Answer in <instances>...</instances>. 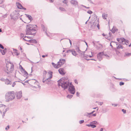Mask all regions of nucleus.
I'll return each instance as SVG.
<instances>
[{
  "label": "nucleus",
  "instance_id": "29",
  "mask_svg": "<svg viewBox=\"0 0 131 131\" xmlns=\"http://www.w3.org/2000/svg\"><path fill=\"white\" fill-rule=\"evenodd\" d=\"M10 18H11V19H13L14 20H15V16H16V15H14V16H13L12 15L10 14Z\"/></svg>",
  "mask_w": 131,
  "mask_h": 131
},
{
  "label": "nucleus",
  "instance_id": "1",
  "mask_svg": "<svg viewBox=\"0 0 131 131\" xmlns=\"http://www.w3.org/2000/svg\"><path fill=\"white\" fill-rule=\"evenodd\" d=\"M72 84L71 83L68 81L64 80L63 78H61L58 81V85L59 86H61L64 90L69 88Z\"/></svg>",
  "mask_w": 131,
  "mask_h": 131
},
{
  "label": "nucleus",
  "instance_id": "50",
  "mask_svg": "<svg viewBox=\"0 0 131 131\" xmlns=\"http://www.w3.org/2000/svg\"><path fill=\"white\" fill-rule=\"evenodd\" d=\"M4 1V0H0V4L3 3Z\"/></svg>",
  "mask_w": 131,
  "mask_h": 131
},
{
  "label": "nucleus",
  "instance_id": "7",
  "mask_svg": "<svg viewBox=\"0 0 131 131\" xmlns=\"http://www.w3.org/2000/svg\"><path fill=\"white\" fill-rule=\"evenodd\" d=\"M7 111L5 105L2 104H0V112L1 114H2V112H3V117L5 116V114Z\"/></svg>",
  "mask_w": 131,
  "mask_h": 131
},
{
  "label": "nucleus",
  "instance_id": "56",
  "mask_svg": "<svg viewBox=\"0 0 131 131\" xmlns=\"http://www.w3.org/2000/svg\"><path fill=\"white\" fill-rule=\"evenodd\" d=\"M74 82H75V83H76L77 84L78 83V82H77V81L76 80H74Z\"/></svg>",
  "mask_w": 131,
  "mask_h": 131
},
{
  "label": "nucleus",
  "instance_id": "58",
  "mask_svg": "<svg viewBox=\"0 0 131 131\" xmlns=\"http://www.w3.org/2000/svg\"><path fill=\"white\" fill-rule=\"evenodd\" d=\"M96 114H93V115H92V116H96Z\"/></svg>",
  "mask_w": 131,
  "mask_h": 131
},
{
  "label": "nucleus",
  "instance_id": "34",
  "mask_svg": "<svg viewBox=\"0 0 131 131\" xmlns=\"http://www.w3.org/2000/svg\"><path fill=\"white\" fill-rule=\"evenodd\" d=\"M87 13L90 14H91L93 12L90 10H89L87 11Z\"/></svg>",
  "mask_w": 131,
  "mask_h": 131
},
{
  "label": "nucleus",
  "instance_id": "63",
  "mask_svg": "<svg viewBox=\"0 0 131 131\" xmlns=\"http://www.w3.org/2000/svg\"><path fill=\"white\" fill-rule=\"evenodd\" d=\"M19 49L21 50H22V48H21V47H19Z\"/></svg>",
  "mask_w": 131,
  "mask_h": 131
},
{
  "label": "nucleus",
  "instance_id": "17",
  "mask_svg": "<svg viewBox=\"0 0 131 131\" xmlns=\"http://www.w3.org/2000/svg\"><path fill=\"white\" fill-rule=\"evenodd\" d=\"M70 3L74 5V6L78 5V3L77 1L72 0L71 1Z\"/></svg>",
  "mask_w": 131,
  "mask_h": 131
},
{
  "label": "nucleus",
  "instance_id": "45",
  "mask_svg": "<svg viewBox=\"0 0 131 131\" xmlns=\"http://www.w3.org/2000/svg\"><path fill=\"white\" fill-rule=\"evenodd\" d=\"M122 111L124 113V114H125L126 113V110L124 109H122Z\"/></svg>",
  "mask_w": 131,
  "mask_h": 131
},
{
  "label": "nucleus",
  "instance_id": "44",
  "mask_svg": "<svg viewBox=\"0 0 131 131\" xmlns=\"http://www.w3.org/2000/svg\"><path fill=\"white\" fill-rule=\"evenodd\" d=\"M103 104V102H99L98 103V104L100 105H102Z\"/></svg>",
  "mask_w": 131,
  "mask_h": 131
},
{
  "label": "nucleus",
  "instance_id": "40",
  "mask_svg": "<svg viewBox=\"0 0 131 131\" xmlns=\"http://www.w3.org/2000/svg\"><path fill=\"white\" fill-rule=\"evenodd\" d=\"M124 84V83L122 82H120L119 83V85L121 86L123 85Z\"/></svg>",
  "mask_w": 131,
  "mask_h": 131
},
{
  "label": "nucleus",
  "instance_id": "42",
  "mask_svg": "<svg viewBox=\"0 0 131 131\" xmlns=\"http://www.w3.org/2000/svg\"><path fill=\"white\" fill-rule=\"evenodd\" d=\"M0 48L2 49H4V48L3 46L1 44H0Z\"/></svg>",
  "mask_w": 131,
  "mask_h": 131
},
{
  "label": "nucleus",
  "instance_id": "52",
  "mask_svg": "<svg viewBox=\"0 0 131 131\" xmlns=\"http://www.w3.org/2000/svg\"><path fill=\"white\" fill-rule=\"evenodd\" d=\"M88 1L89 2L93 4L92 1L91 0H88Z\"/></svg>",
  "mask_w": 131,
  "mask_h": 131
},
{
  "label": "nucleus",
  "instance_id": "9",
  "mask_svg": "<svg viewBox=\"0 0 131 131\" xmlns=\"http://www.w3.org/2000/svg\"><path fill=\"white\" fill-rule=\"evenodd\" d=\"M52 72L51 71H49L48 72L46 75H44V77L43 78L47 79L48 78L51 79L52 78Z\"/></svg>",
  "mask_w": 131,
  "mask_h": 131
},
{
  "label": "nucleus",
  "instance_id": "31",
  "mask_svg": "<svg viewBox=\"0 0 131 131\" xmlns=\"http://www.w3.org/2000/svg\"><path fill=\"white\" fill-rule=\"evenodd\" d=\"M73 96V95H68L67 96V97L68 98H69V99H71L72 97Z\"/></svg>",
  "mask_w": 131,
  "mask_h": 131
},
{
  "label": "nucleus",
  "instance_id": "13",
  "mask_svg": "<svg viewBox=\"0 0 131 131\" xmlns=\"http://www.w3.org/2000/svg\"><path fill=\"white\" fill-rule=\"evenodd\" d=\"M50 79H48V78L46 79L44 78H43L42 82L44 83H46L47 84H48L49 82L51 81Z\"/></svg>",
  "mask_w": 131,
  "mask_h": 131
},
{
  "label": "nucleus",
  "instance_id": "12",
  "mask_svg": "<svg viewBox=\"0 0 131 131\" xmlns=\"http://www.w3.org/2000/svg\"><path fill=\"white\" fill-rule=\"evenodd\" d=\"M67 52H71L72 54L75 56H76L78 54L76 51L73 49L68 50L67 51Z\"/></svg>",
  "mask_w": 131,
  "mask_h": 131
},
{
  "label": "nucleus",
  "instance_id": "46",
  "mask_svg": "<svg viewBox=\"0 0 131 131\" xmlns=\"http://www.w3.org/2000/svg\"><path fill=\"white\" fill-rule=\"evenodd\" d=\"M84 57L88 58V57H89V55H88L84 54Z\"/></svg>",
  "mask_w": 131,
  "mask_h": 131
},
{
  "label": "nucleus",
  "instance_id": "37",
  "mask_svg": "<svg viewBox=\"0 0 131 131\" xmlns=\"http://www.w3.org/2000/svg\"><path fill=\"white\" fill-rule=\"evenodd\" d=\"M9 128V125H7L6 127L5 128V129L6 130H8Z\"/></svg>",
  "mask_w": 131,
  "mask_h": 131
},
{
  "label": "nucleus",
  "instance_id": "23",
  "mask_svg": "<svg viewBox=\"0 0 131 131\" xmlns=\"http://www.w3.org/2000/svg\"><path fill=\"white\" fill-rule=\"evenodd\" d=\"M107 14H102V17L104 19H106V18L107 17Z\"/></svg>",
  "mask_w": 131,
  "mask_h": 131
},
{
  "label": "nucleus",
  "instance_id": "26",
  "mask_svg": "<svg viewBox=\"0 0 131 131\" xmlns=\"http://www.w3.org/2000/svg\"><path fill=\"white\" fill-rule=\"evenodd\" d=\"M123 48V46L122 45H121L119 44L118 45V46L117 47V49H119L120 48L122 49Z\"/></svg>",
  "mask_w": 131,
  "mask_h": 131
},
{
  "label": "nucleus",
  "instance_id": "41",
  "mask_svg": "<svg viewBox=\"0 0 131 131\" xmlns=\"http://www.w3.org/2000/svg\"><path fill=\"white\" fill-rule=\"evenodd\" d=\"M126 55L127 56H129L130 55H131V53H126Z\"/></svg>",
  "mask_w": 131,
  "mask_h": 131
},
{
  "label": "nucleus",
  "instance_id": "32",
  "mask_svg": "<svg viewBox=\"0 0 131 131\" xmlns=\"http://www.w3.org/2000/svg\"><path fill=\"white\" fill-rule=\"evenodd\" d=\"M95 111H94L92 112H91L90 113H86V114H87V116H88V115H91V114H92L93 113L95 112Z\"/></svg>",
  "mask_w": 131,
  "mask_h": 131
},
{
  "label": "nucleus",
  "instance_id": "64",
  "mask_svg": "<svg viewBox=\"0 0 131 131\" xmlns=\"http://www.w3.org/2000/svg\"><path fill=\"white\" fill-rule=\"evenodd\" d=\"M1 80L2 81H5V80L4 79H1Z\"/></svg>",
  "mask_w": 131,
  "mask_h": 131
},
{
  "label": "nucleus",
  "instance_id": "3",
  "mask_svg": "<svg viewBox=\"0 0 131 131\" xmlns=\"http://www.w3.org/2000/svg\"><path fill=\"white\" fill-rule=\"evenodd\" d=\"M15 94L14 92L13 91L8 92L6 94L5 97L6 101L7 102H8L11 101L15 98Z\"/></svg>",
  "mask_w": 131,
  "mask_h": 131
},
{
  "label": "nucleus",
  "instance_id": "38",
  "mask_svg": "<svg viewBox=\"0 0 131 131\" xmlns=\"http://www.w3.org/2000/svg\"><path fill=\"white\" fill-rule=\"evenodd\" d=\"M84 122V120H81V121H79V123L80 124H82L83 123V122Z\"/></svg>",
  "mask_w": 131,
  "mask_h": 131
},
{
  "label": "nucleus",
  "instance_id": "49",
  "mask_svg": "<svg viewBox=\"0 0 131 131\" xmlns=\"http://www.w3.org/2000/svg\"><path fill=\"white\" fill-rule=\"evenodd\" d=\"M15 84L16 83H15V82H14L12 85V86L13 87H14Z\"/></svg>",
  "mask_w": 131,
  "mask_h": 131
},
{
  "label": "nucleus",
  "instance_id": "20",
  "mask_svg": "<svg viewBox=\"0 0 131 131\" xmlns=\"http://www.w3.org/2000/svg\"><path fill=\"white\" fill-rule=\"evenodd\" d=\"M5 83L7 85L11 84L12 83V82L7 79L5 80Z\"/></svg>",
  "mask_w": 131,
  "mask_h": 131
},
{
  "label": "nucleus",
  "instance_id": "36",
  "mask_svg": "<svg viewBox=\"0 0 131 131\" xmlns=\"http://www.w3.org/2000/svg\"><path fill=\"white\" fill-rule=\"evenodd\" d=\"M97 123V122L96 121H94L92 122L91 123V124H96Z\"/></svg>",
  "mask_w": 131,
  "mask_h": 131
},
{
  "label": "nucleus",
  "instance_id": "54",
  "mask_svg": "<svg viewBox=\"0 0 131 131\" xmlns=\"http://www.w3.org/2000/svg\"><path fill=\"white\" fill-rule=\"evenodd\" d=\"M48 56L47 55H42V57L43 58H45L46 56L47 57Z\"/></svg>",
  "mask_w": 131,
  "mask_h": 131
},
{
  "label": "nucleus",
  "instance_id": "27",
  "mask_svg": "<svg viewBox=\"0 0 131 131\" xmlns=\"http://www.w3.org/2000/svg\"><path fill=\"white\" fill-rule=\"evenodd\" d=\"M112 42V43H115L117 46L118 45V43H117V42H114V41H112L111 42V43H110V46L112 48H113V46H112V45L111 44V43Z\"/></svg>",
  "mask_w": 131,
  "mask_h": 131
},
{
  "label": "nucleus",
  "instance_id": "55",
  "mask_svg": "<svg viewBox=\"0 0 131 131\" xmlns=\"http://www.w3.org/2000/svg\"><path fill=\"white\" fill-rule=\"evenodd\" d=\"M97 27L99 29V25L98 24L97 25Z\"/></svg>",
  "mask_w": 131,
  "mask_h": 131
},
{
  "label": "nucleus",
  "instance_id": "28",
  "mask_svg": "<svg viewBox=\"0 0 131 131\" xmlns=\"http://www.w3.org/2000/svg\"><path fill=\"white\" fill-rule=\"evenodd\" d=\"M0 51L2 53V54L3 55H4L5 54L6 51H5V50H2L0 49Z\"/></svg>",
  "mask_w": 131,
  "mask_h": 131
},
{
  "label": "nucleus",
  "instance_id": "5",
  "mask_svg": "<svg viewBox=\"0 0 131 131\" xmlns=\"http://www.w3.org/2000/svg\"><path fill=\"white\" fill-rule=\"evenodd\" d=\"M6 67L7 70L6 71V72L7 74L11 73L14 69L13 64L10 63L9 64H6Z\"/></svg>",
  "mask_w": 131,
  "mask_h": 131
},
{
  "label": "nucleus",
  "instance_id": "25",
  "mask_svg": "<svg viewBox=\"0 0 131 131\" xmlns=\"http://www.w3.org/2000/svg\"><path fill=\"white\" fill-rule=\"evenodd\" d=\"M29 42L33 43H37V41L35 39H30Z\"/></svg>",
  "mask_w": 131,
  "mask_h": 131
},
{
  "label": "nucleus",
  "instance_id": "8",
  "mask_svg": "<svg viewBox=\"0 0 131 131\" xmlns=\"http://www.w3.org/2000/svg\"><path fill=\"white\" fill-rule=\"evenodd\" d=\"M68 91L70 93L74 94L75 92V89L74 87L72 84L69 87Z\"/></svg>",
  "mask_w": 131,
  "mask_h": 131
},
{
  "label": "nucleus",
  "instance_id": "39",
  "mask_svg": "<svg viewBox=\"0 0 131 131\" xmlns=\"http://www.w3.org/2000/svg\"><path fill=\"white\" fill-rule=\"evenodd\" d=\"M24 71L25 75H27L28 74L27 72L25 70H24Z\"/></svg>",
  "mask_w": 131,
  "mask_h": 131
},
{
  "label": "nucleus",
  "instance_id": "22",
  "mask_svg": "<svg viewBox=\"0 0 131 131\" xmlns=\"http://www.w3.org/2000/svg\"><path fill=\"white\" fill-rule=\"evenodd\" d=\"M117 30V29L115 27H113L111 30V32L113 33H114Z\"/></svg>",
  "mask_w": 131,
  "mask_h": 131
},
{
  "label": "nucleus",
  "instance_id": "4",
  "mask_svg": "<svg viewBox=\"0 0 131 131\" xmlns=\"http://www.w3.org/2000/svg\"><path fill=\"white\" fill-rule=\"evenodd\" d=\"M65 61L64 59H61L58 62L57 64H55L53 62H52V64L55 68L58 69L64 63Z\"/></svg>",
  "mask_w": 131,
  "mask_h": 131
},
{
  "label": "nucleus",
  "instance_id": "18",
  "mask_svg": "<svg viewBox=\"0 0 131 131\" xmlns=\"http://www.w3.org/2000/svg\"><path fill=\"white\" fill-rule=\"evenodd\" d=\"M41 27H42V29L43 30V31L45 32L46 35L47 36H49L47 32V30L46 28L45 27H44V25H41Z\"/></svg>",
  "mask_w": 131,
  "mask_h": 131
},
{
  "label": "nucleus",
  "instance_id": "62",
  "mask_svg": "<svg viewBox=\"0 0 131 131\" xmlns=\"http://www.w3.org/2000/svg\"><path fill=\"white\" fill-rule=\"evenodd\" d=\"M90 60H94L95 61H96L95 59H90Z\"/></svg>",
  "mask_w": 131,
  "mask_h": 131
},
{
  "label": "nucleus",
  "instance_id": "61",
  "mask_svg": "<svg viewBox=\"0 0 131 131\" xmlns=\"http://www.w3.org/2000/svg\"><path fill=\"white\" fill-rule=\"evenodd\" d=\"M89 57L90 58L92 57V55L91 56L89 55Z\"/></svg>",
  "mask_w": 131,
  "mask_h": 131
},
{
  "label": "nucleus",
  "instance_id": "10",
  "mask_svg": "<svg viewBox=\"0 0 131 131\" xmlns=\"http://www.w3.org/2000/svg\"><path fill=\"white\" fill-rule=\"evenodd\" d=\"M103 52H100L97 54V58L99 61H100L104 55Z\"/></svg>",
  "mask_w": 131,
  "mask_h": 131
},
{
  "label": "nucleus",
  "instance_id": "16",
  "mask_svg": "<svg viewBox=\"0 0 131 131\" xmlns=\"http://www.w3.org/2000/svg\"><path fill=\"white\" fill-rule=\"evenodd\" d=\"M31 38V37L29 36H25V37H23V39L24 40L27 41L29 42H30V39Z\"/></svg>",
  "mask_w": 131,
  "mask_h": 131
},
{
  "label": "nucleus",
  "instance_id": "15",
  "mask_svg": "<svg viewBox=\"0 0 131 131\" xmlns=\"http://www.w3.org/2000/svg\"><path fill=\"white\" fill-rule=\"evenodd\" d=\"M59 73L62 75H64L65 74L64 71V69L63 68H60L58 70Z\"/></svg>",
  "mask_w": 131,
  "mask_h": 131
},
{
  "label": "nucleus",
  "instance_id": "53",
  "mask_svg": "<svg viewBox=\"0 0 131 131\" xmlns=\"http://www.w3.org/2000/svg\"><path fill=\"white\" fill-rule=\"evenodd\" d=\"M21 37H22L23 38V37H25L24 35L23 34H21L20 35Z\"/></svg>",
  "mask_w": 131,
  "mask_h": 131
},
{
  "label": "nucleus",
  "instance_id": "33",
  "mask_svg": "<svg viewBox=\"0 0 131 131\" xmlns=\"http://www.w3.org/2000/svg\"><path fill=\"white\" fill-rule=\"evenodd\" d=\"M14 51L15 52V53H16V55L17 56H18L19 54V53H18L17 51V50L16 49H14Z\"/></svg>",
  "mask_w": 131,
  "mask_h": 131
},
{
  "label": "nucleus",
  "instance_id": "14",
  "mask_svg": "<svg viewBox=\"0 0 131 131\" xmlns=\"http://www.w3.org/2000/svg\"><path fill=\"white\" fill-rule=\"evenodd\" d=\"M75 50L79 53L81 55L84 53L85 51L83 52L80 50L79 47H77Z\"/></svg>",
  "mask_w": 131,
  "mask_h": 131
},
{
  "label": "nucleus",
  "instance_id": "47",
  "mask_svg": "<svg viewBox=\"0 0 131 131\" xmlns=\"http://www.w3.org/2000/svg\"><path fill=\"white\" fill-rule=\"evenodd\" d=\"M112 105L113 106H117V104H112Z\"/></svg>",
  "mask_w": 131,
  "mask_h": 131
},
{
  "label": "nucleus",
  "instance_id": "24",
  "mask_svg": "<svg viewBox=\"0 0 131 131\" xmlns=\"http://www.w3.org/2000/svg\"><path fill=\"white\" fill-rule=\"evenodd\" d=\"M25 15L26 16V17L28 18L29 20L30 21L32 20V17L30 15L27 14H25Z\"/></svg>",
  "mask_w": 131,
  "mask_h": 131
},
{
  "label": "nucleus",
  "instance_id": "60",
  "mask_svg": "<svg viewBox=\"0 0 131 131\" xmlns=\"http://www.w3.org/2000/svg\"><path fill=\"white\" fill-rule=\"evenodd\" d=\"M103 130V128H101L100 129V131H102Z\"/></svg>",
  "mask_w": 131,
  "mask_h": 131
},
{
  "label": "nucleus",
  "instance_id": "35",
  "mask_svg": "<svg viewBox=\"0 0 131 131\" xmlns=\"http://www.w3.org/2000/svg\"><path fill=\"white\" fill-rule=\"evenodd\" d=\"M47 72L46 71H43V77H44V75H46V74H47Z\"/></svg>",
  "mask_w": 131,
  "mask_h": 131
},
{
  "label": "nucleus",
  "instance_id": "6",
  "mask_svg": "<svg viewBox=\"0 0 131 131\" xmlns=\"http://www.w3.org/2000/svg\"><path fill=\"white\" fill-rule=\"evenodd\" d=\"M117 40L119 43L123 45L126 44L127 45V44L129 42L128 41V40L126 41V40L123 38H117Z\"/></svg>",
  "mask_w": 131,
  "mask_h": 131
},
{
  "label": "nucleus",
  "instance_id": "51",
  "mask_svg": "<svg viewBox=\"0 0 131 131\" xmlns=\"http://www.w3.org/2000/svg\"><path fill=\"white\" fill-rule=\"evenodd\" d=\"M77 96H79V93L78 92H77Z\"/></svg>",
  "mask_w": 131,
  "mask_h": 131
},
{
  "label": "nucleus",
  "instance_id": "43",
  "mask_svg": "<svg viewBox=\"0 0 131 131\" xmlns=\"http://www.w3.org/2000/svg\"><path fill=\"white\" fill-rule=\"evenodd\" d=\"M63 2L65 4H67L68 2L66 0H64L63 1Z\"/></svg>",
  "mask_w": 131,
  "mask_h": 131
},
{
  "label": "nucleus",
  "instance_id": "30",
  "mask_svg": "<svg viewBox=\"0 0 131 131\" xmlns=\"http://www.w3.org/2000/svg\"><path fill=\"white\" fill-rule=\"evenodd\" d=\"M59 9H60L61 11H66V9L62 8V7H60L59 8Z\"/></svg>",
  "mask_w": 131,
  "mask_h": 131
},
{
  "label": "nucleus",
  "instance_id": "57",
  "mask_svg": "<svg viewBox=\"0 0 131 131\" xmlns=\"http://www.w3.org/2000/svg\"><path fill=\"white\" fill-rule=\"evenodd\" d=\"M69 42H70V44L71 45V44H72L71 41V40L70 39H69Z\"/></svg>",
  "mask_w": 131,
  "mask_h": 131
},
{
  "label": "nucleus",
  "instance_id": "11",
  "mask_svg": "<svg viewBox=\"0 0 131 131\" xmlns=\"http://www.w3.org/2000/svg\"><path fill=\"white\" fill-rule=\"evenodd\" d=\"M16 97L18 99H20L22 96V92L21 91L16 92Z\"/></svg>",
  "mask_w": 131,
  "mask_h": 131
},
{
  "label": "nucleus",
  "instance_id": "48",
  "mask_svg": "<svg viewBox=\"0 0 131 131\" xmlns=\"http://www.w3.org/2000/svg\"><path fill=\"white\" fill-rule=\"evenodd\" d=\"M82 6H83V7L85 8H88V9H89L90 8V7H86V6H84V5H82Z\"/></svg>",
  "mask_w": 131,
  "mask_h": 131
},
{
  "label": "nucleus",
  "instance_id": "2",
  "mask_svg": "<svg viewBox=\"0 0 131 131\" xmlns=\"http://www.w3.org/2000/svg\"><path fill=\"white\" fill-rule=\"evenodd\" d=\"M36 25L28 24L26 26V34L34 36L36 33V30L34 29Z\"/></svg>",
  "mask_w": 131,
  "mask_h": 131
},
{
  "label": "nucleus",
  "instance_id": "21",
  "mask_svg": "<svg viewBox=\"0 0 131 131\" xmlns=\"http://www.w3.org/2000/svg\"><path fill=\"white\" fill-rule=\"evenodd\" d=\"M86 126H88V127H91L92 128H94L96 127V126L94 125H93L92 124H86Z\"/></svg>",
  "mask_w": 131,
  "mask_h": 131
},
{
  "label": "nucleus",
  "instance_id": "19",
  "mask_svg": "<svg viewBox=\"0 0 131 131\" xmlns=\"http://www.w3.org/2000/svg\"><path fill=\"white\" fill-rule=\"evenodd\" d=\"M16 5L18 8L19 9H22L23 8V7L20 3H16Z\"/></svg>",
  "mask_w": 131,
  "mask_h": 131
},
{
  "label": "nucleus",
  "instance_id": "59",
  "mask_svg": "<svg viewBox=\"0 0 131 131\" xmlns=\"http://www.w3.org/2000/svg\"><path fill=\"white\" fill-rule=\"evenodd\" d=\"M20 66H21V69L23 71L25 69L22 67V66L21 65H20Z\"/></svg>",
  "mask_w": 131,
  "mask_h": 131
}]
</instances>
